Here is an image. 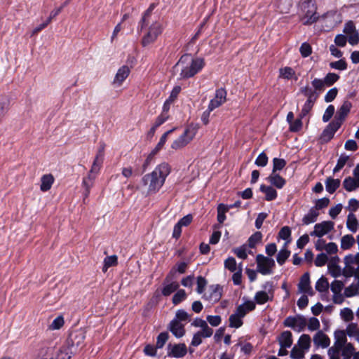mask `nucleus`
Wrapping results in <instances>:
<instances>
[{
    "mask_svg": "<svg viewBox=\"0 0 359 359\" xmlns=\"http://www.w3.org/2000/svg\"><path fill=\"white\" fill-rule=\"evenodd\" d=\"M204 66V59L192 58L191 55L184 54L173 67L172 71L174 73L180 72L179 79H187L194 76Z\"/></svg>",
    "mask_w": 359,
    "mask_h": 359,
    "instance_id": "f257e3e1",
    "label": "nucleus"
},
{
    "mask_svg": "<svg viewBox=\"0 0 359 359\" xmlns=\"http://www.w3.org/2000/svg\"><path fill=\"white\" fill-rule=\"evenodd\" d=\"M170 172L168 163L158 165L151 173L145 175L142 178V183L147 186V194L151 195L158 192L165 183L167 176Z\"/></svg>",
    "mask_w": 359,
    "mask_h": 359,
    "instance_id": "f03ea898",
    "label": "nucleus"
},
{
    "mask_svg": "<svg viewBox=\"0 0 359 359\" xmlns=\"http://www.w3.org/2000/svg\"><path fill=\"white\" fill-rule=\"evenodd\" d=\"M300 20L304 25H310L317 22L319 15L317 13V6L313 0L300 1Z\"/></svg>",
    "mask_w": 359,
    "mask_h": 359,
    "instance_id": "7ed1b4c3",
    "label": "nucleus"
},
{
    "mask_svg": "<svg viewBox=\"0 0 359 359\" xmlns=\"http://www.w3.org/2000/svg\"><path fill=\"white\" fill-rule=\"evenodd\" d=\"M86 339V332L79 329L71 332L66 341L68 347L76 353L79 348L84 346V340Z\"/></svg>",
    "mask_w": 359,
    "mask_h": 359,
    "instance_id": "20e7f679",
    "label": "nucleus"
},
{
    "mask_svg": "<svg viewBox=\"0 0 359 359\" xmlns=\"http://www.w3.org/2000/svg\"><path fill=\"white\" fill-rule=\"evenodd\" d=\"M148 26H149L148 32L142 39V45L144 47L154 43L163 32L161 24L157 21L151 20V23Z\"/></svg>",
    "mask_w": 359,
    "mask_h": 359,
    "instance_id": "39448f33",
    "label": "nucleus"
},
{
    "mask_svg": "<svg viewBox=\"0 0 359 359\" xmlns=\"http://www.w3.org/2000/svg\"><path fill=\"white\" fill-rule=\"evenodd\" d=\"M196 126L189 125L184 132L172 142L171 147L177 150L185 147L196 135Z\"/></svg>",
    "mask_w": 359,
    "mask_h": 359,
    "instance_id": "423d86ee",
    "label": "nucleus"
},
{
    "mask_svg": "<svg viewBox=\"0 0 359 359\" xmlns=\"http://www.w3.org/2000/svg\"><path fill=\"white\" fill-rule=\"evenodd\" d=\"M257 271L262 275L271 274V268L275 266L274 260L263 255L259 254L256 257Z\"/></svg>",
    "mask_w": 359,
    "mask_h": 359,
    "instance_id": "0eeeda50",
    "label": "nucleus"
},
{
    "mask_svg": "<svg viewBox=\"0 0 359 359\" xmlns=\"http://www.w3.org/2000/svg\"><path fill=\"white\" fill-rule=\"evenodd\" d=\"M334 222L331 221L318 223L314 226V230L310 233V235L321 238L331 231L334 229Z\"/></svg>",
    "mask_w": 359,
    "mask_h": 359,
    "instance_id": "6e6552de",
    "label": "nucleus"
},
{
    "mask_svg": "<svg viewBox=\"0 0 359 359\" xmlns=\"http://www.w3.org/2000/svg\"><path fill=\"white\" fill-rule=\"evenodd\" d=\"M340 127L341 126L337 122L331 121L322 132L319 138L320 142L323 144L330 141Z\"/></svg>",
    "mask_w": 359,
    "mask_h": 359,
    "instance_id": "1a4fd4ad",
    "label": "nucleus"
},
{
    "mask_svg": "<svg viewBox=\"0 0 359 359\" xmlns=\"http://www.w3.org/2000/svg\"><path fill=\"white\" fill-rule=\"evenodd\" d=\"M175 271L172 269L170 273L167 275L163 282V287L162 289V294L163 296H169L179 287V284L176 281L171 282Z\"/></svg>",
    "mask_w": 359,
    "mask_h": 359,
    "instance_id": "9d476101",
    "label": "nucleus"
},
{
    "mask_svg": "<svg viewBox=\"0 0 359 359\" xmlns=\"http://www.w3.org/2000/svg\"><path fill=\"white\" fill-rule=\"evenodd\" d=\"M351 107L352 104L351 102L348 100L344 101L337 110L333 121L339 123V126H341L346 117L350 112Z\"/></svg>",
    "mask_w": 359,
    "mask_h": 359,
    "instance_id": "9b49d317",
    "label": "nucleus"
},
{
    "mask_svg": "<svg viewBox=\"0 0 359 359\" xmlns=\"http://www.w3.org/2000/svg\"><path fill=\"white\" fill-rule=\"evenodd\" d=\"M226 91L224 88H221L216 90L215 96L213 99L210 101L208 107L210 110L220 107L223 103L226 102Z\"/></svg>",
    "mask_w": 359,
    "mask_h": 359,
    "instance_id": "f8f14e48",
    "label": "nucleus"
},
{
    "mask_svg": "<svg viewBox=\"0 0 359 359\" xmlns=\"http://www.w3.org/2000/svg\"><path fill=\"white\" fill-rule=\"evenodd\" d=\"M187 348L184 344H177L172 346L170 344L168 345V355L174 358H182L186 355Z\"/></svg>",
    "mask_w": 359,
    "mask_h": 359,
    "instance_id": "ddd939ff",
    "label": "nucleus"
},
{
    "mask_svg": "<svg viewBox=\"0 0 359 359\" xmlns=\"http://www.w3.org/2000/svg\"><path fill=\"white\" fill-rule=\"evenodd\" d=\"M177 320V319H172L168 325V330L176 338H181L185 334L184 325Z\"/></svg>",
    "mask_w": 359,
    "mask_h": 359,
    "instance_id": "4468645a",
    "label": "nucleus"
},
{
    "mask_svg": "<svg viewBox=\"0 0 359 359\" xmlns=\"http://www.w3.org/2000/svg\"><path fill=\"white\" fill-rule=\"evenodd\" d=\"M130 72V68L127 65L121 67L115 75L113 84L117 87L121 86L125 79L129 76Z\"/></svg>",
    "mask_w": 359,
    "mask_h": 359,
    "instance_id": "2eb2a0df",
    "label": "nucleus"
},
{
    "mask_svg": "<svg viewBox=\"0 0 359 359\" xmlns=\"http://www.w3.org/2000/svg\"><path fill=\"white\" fill-rule=\"evenodd\" d=\"M156 7V4L154 3L150 4L149 8L144 11L140 21L139 22V25L137 27L138 31H142L144 28L148 27V25L151 23V13L154 9Z\"/></svg>",
    "mask_w": 359,
    "mask_h": 359,
    "instance_id": "dca6fc26",
    "label": "nucleus"
},
{
    "mask_svg": "<svg viewBox=\"0 0 359 359\" xmlns=\"http://www.w3.org/2000/svg\"><path fill=\"white\" fill-rule=\"evenodd\" d=\"M313 343L317 346H321L322 348H327L330 344V338L327 335L323 333L322 331H318L313 336Z\"/></svg>",
    "mask_w": 359,
    "mask_h": 359,
    "instance_id": "f3484780",
    "label": "nucleus"
},
{
    "mask_svg": "<svg viewBox=\"0 0 359 359\" xmlns=\"http://www.w3.org/2000/svg\"><path fill=\"white\" fill-rule=\"evenodd\" d=\"M277 340L282 348H290L293 342L292 332L288 330L283 331L278 337Z\"/></svg>",
    "mask_w": 359,
    "mask_h": 359,
    "instance_id": "a211bd4d",
    "label": "nucleus"
},
{
    "mask_svg": "<svg viewBox=\"0 0 359 359\" xmlns=\"http://www.w3.org/2000/svg\"><path fill=\"white\" fill-rule=\"evenodd\" d=\"M299 290L303 293H310L309 292L312 290L310 286V275L309 272L304 273L298 284Z\"/></svg>",
    "mask_w": 359,
    "mask_h": 359,
    "instance_id": "6ab92c4d",
    "label": "nucleus"
},
{
    "mask_svg": "<svg viewBox=\"0 0 359 359\" xmlns=\"http://www.w3.org/2000/svg\"><path fill=\"white\" fill-rule=\"evenodd\" d=\"M191 325L196 327H201V331L205 332L206 336H212L213 334V330L208 325L205 320L201 318H195L194 320L191 323Z\"/></svg>",
    "mask_w": 359,
    "mask_h": 359,
    "instance_id": "aec40b11",
    "label": "nucleus"
},
{
    "mask_svg": "<svg viewBox=\"0 0 359 359\" xmlns=\"http://www.w3.org/2000/svg\"><path fill=\"white\" fill-rule=\"evenodd\" d=\"M73 350H71L68 346L56 348L55 359H70L72 355L74 354Z\"/></svg>",
    "mask_w": 359,
    "mask_h": 359,
    "instance_id": "412c9836",
    "label": "nucleus"
},
{
    "mask_svg": "<svg viewBox=\"0 0 359 359\" xmlns=\"http://www.w3.org/2000/svg\"><path fill=\"white\" fill-rule=\"evenodd\" d=\"M334 345L338 349H343L344 347L348 344L346 343L347 339L346 333L344 330H336L334 332Z\"/></svg>",
    "mask_w": 359,
    "mask_h": 359,
    "instance_id": "4be33fe9",
    "label": "nucleus"
},
{
    "mask_svg": "<svg viewBox=\"0 0 359 359\" xmlns=\"http://www.w3.org/2000/svg\"><path fill=\"white\" fill-rule=\"evenodd\" d=\"M55 347L48 346L40 349L36 359H55Z\"/></svg>",
    "mask_w": 359,
    "mask_h": 359,
    "instance_id": "5701e85b",
    "label": "nucleus"
},
{
    "mask_svg": "<svg viewBox=\"0 0 359 359\" xmlns=\"http://www.w3.org/2000/svg\"><path fill=\"white\" fill-rule=\"evenodd\" d=\"M325 189L329 194H334L336 190L340 187L341 180L339 179H334L329 177L325 180Z\"/></svg>",
    "mask_w": 359,
    "mask_h": 359,
    "instance_id": "b1692460",
    "label": "nucleus"
},
{
    "mask_svg": "<svg viewBox=\"0 0 359 359\" xmlns=\"http://www.w3.org/2000/svg\"><path fill=\"white\" fill-rule=\"evenodd\" d=\"M267 180L273 186L278 189H282L286 183V180L283 177L273 172L267 177Z\"/></svg>",
    "mask_w": 359,
    "mask_h": 359,
    "instance_id": "393cba45",
    "label": "nucleus"
},
{
    "mask_svg": "<svg viewBox=\"0 0 359 359\" xmlns=\"http://www.w3.org/2000/svg\"><path fill=\"white\" fill-rule=\"evenodd\" d=\"M260 191L266 194L265 199L268 201L275 200L277 198V191L271 186L262 184L259 187Z\"/></svg>",
    "mask_w": 359,
    "mask_h": 359,
    "instance_id": "a878e982",
    "label": "nucleus"
},
{
    "mask_svg": "<svg viewBox=\"0 0 359 359\" xmlns=\"http://www.w3.org/2000/svg\"><path fill=\"white\" fill-rule=\"evenodd\" d=\"M346 227L353 233H355L359 229V222L353 212H350L347 216Z\"/></svg>",
    "mask_w": 359,
    "mask_h": 359,
    "instance_id": "bb28decb",
    "label": "nucleus"
},
{
    "mask_svg": "<svg viewBox=\"0 0 359 359\" xmlns=\"http://www.w3.org/2000/svg\"><path fill=\"white\" fill-rule=\"evenodd\" d=\"M40 189L42 191H47L50 189L53 182L54 177L51 174L44 175L41 178Z\"/></svg>",
    "mask_w": 359,
    "mask_h": 359,
    "instance_id": "cd10ccee",
    "label": "nucleus"
},
{
    "mask_svg": "<svg viewBox=\"0 0 359 359\" xmlns=\"http://www.w3.org/2000/svg\"><path fill=\"white\" fill-rule=\"evenodd\" d=\"M318 216V211H316L314 208H311L309 212L302 218L303 225H309L311 223H314L317 220Z\"/></svg>",
    "mask_w": 359,
    "mask_h": 359,
    "instance_id": "c85d7f7f",
    "label": "nucleus"
},
{
    "mask_svg": "<svg viewBox=\"0 0 359 359\" xmlns=\"http://www.w3.org/2000/svg\"><path fill=\"white\" fill-rule=\"evenodd\" d=\"M299 93L304 95L307 97L309 100H317L318 95L317 94V91L314 90L313 88H311L309 86H306L302 87L299 89Z\"/></svg>",
    "mask_w": 359,
    "mask_h": 359,
    "instance_id": "c756f323",
    "label": "nucleus"
},
{
    "mask_svg": "<svg viewBox=\"0 0 359 359\" xmlns=\"http://www.w3.org/2000/svg\"><path fill=\"white\" fill-rule=\"evenodd\" d=\"M343 186L347 191H352L359 187V182L356 179L348 177L344 179Z\"/></svg>",
    "mask_w": 359,
    "mask_h": 359,
    "instance_id": "7c9ffc66",
    "label": "nucleus"
},
{
    "mask_svg": "<svg viewBox=\"0 0 359 359\" xmlns=\"http://www.w3.org/2000/svg\"><path fill=\"white\" fill-rule=\"evenodd\" d=\"M93 173H89L88 175L83 179V187L85 189L83 196L85 198H87L90 194V188L93 184V180L95 179V176L92 175Z\"/></svg>",
    "mask_w": 359,
    "mask_h": 359,
    "instance_id": "2f4dec72",
    "label": "nucleus"
},
{
    "mask_svg": "<svg viewBox=\"0 0 359 359\" xmlns=\"http://www.w3.org/2000/svg\"><path fill=\"white\" fill-rule=\"evenodd\" d=\"M103 156L102 150H98L97 154L94 159L92 168L90 170V173H97L103 162Z\"/></svg>",
    "mask_w": 359,
    "mask_h": 359,
    "instance_id": "473e14b6",
    "label": "nucleus"
},
{
    "mask_svg": "<svg viewBox=\"0 0 359 359\" xmlns=\"http://www.w3.org/2000/svg\"><path fill=\"white\" fill-rule=\"evenodd\" d=\"M272 299L273 294L270 297L266 291H259L255 295V300L258 304H264Z\"/></svg>",
    "mask_w": 359,
    "mask_h": 359,
    "instance_id": "72a5a7b5",
    "label": "nucleus"
},
{
    "mask_svg": "<svg viewBox=\"0 0 359 359\" xmlns=\"http://www.w3.org/2000/svg\"><path fill=\"white\" fill-rule=\"evenodd\" d=\"M355 238L352 235H345L341 240V248L343 250L350 249L355 244Z\"/></svg>",
    "mask_w": 359,
    "mask_h": 359,
    "instance_id": "f704fd0d",
    "label": "nucleus"
},
{
    "mask_svg": "<svg viewBox=\"0 0 359 359\" xmlns=\"http://www.w3.org/2000/svg\"><path fill=\"white\" fill-rule=\"evenodd\" d=\"M211 290L210 298L214 301H219L222 296V287L219 285H212L210 287Z\"/></svg>",
    "mask_w": 359,
    "mask_h": 359,
    "instance_id": "c9c22d12",
    "label": "nucleus"
},
{
    "mask_svg": "<svg viewBox=\"0 0 359 359\" xmlns=\"http://www.w3.org/2000/svg\"><path fill=\"white\" fill-rule=\"evenodd\" d=\"M329 288L327 279L324 276L320 278L316 283V290L320 292H326Z\"/></svg>",
    "mask_w": 359,
    "mask_h": 359,
    "instance_id": "e433bc0d",
    "label": "nucleus"
},
{
    "mask_svg": "<svg viewBox=\"0 0 359 359\" xmlns=\"http://www.w3.org/2000/svg\"><path fill=\"white\" fill-rule=\"evenodd\" d=\"M349 159V156L345 154H341L339 158L337 160V165L333 169V173L338 172L340 170H341L344 166L346 165V162Z\"/></svg>",
    "mask_w": 359,
    "mask_h": 359,
    "instance_id": "4c0bfd02",
    "label": "nucleus"
},
{
    "mask_svg": "<svg viewBox=\"0 0 359 359\" xmlns=\"http://www.w3.org/2000/svg\"><path fill=\"white\" fill-rule=\"evenodd\" d=\"M340 76L335 73L330 72L326 74L324 77L323 81L326 86L330 87L334 85L339 79Z\"/></svg>",
    "mask_w": 359,
    "mask_h": 359,
    "instance_id": "58836bf2",
    "label": "nucleus"
},
{
    "mask_svg": "<svg viewBox=\"0 0 359 359\" xmlns=\"http://www.w3.org/2000/svg\"><path fill=\"white\" fill-rule=\"evenodd\" d=\"M262 233L257 231L250 236L248 238V245L250 248H255L256 245L262 241Z\"/></svg>",
    "mask_w": 359,
    "mask_h": 359,
    "instance_id": "ea45409f",
    "label": "nucleus"
},
{
    "mask_svg": "<svg viewBox=\"0 0 359 359\" xmlns=\"http://www.w3.org/2000/svg\"><path fill=\"white\" fill-rule=\"evenodd\" d=\"M229 210V208L223 203H220L217 206V221L222 224L226 219L225 213Z\"/></svg>",
    "mask_w": 359,
    "mask_h": 359,
    "instance_id": "a19ab883",
    "label": "nucleus"
},
{
    "mask_svg": "<svg viewBox=\"0 0 359 359\" xmlns=\"http://www.w3.org/2000/svg\"><path fill=\"white\" fill-rule=\"evenodd\" d=\"M210 337L211 336H206L205 334V332H203V331H198L197 332H196L194 334L191 342V345L194 347H197L202 343L203 337L208 338V337Z\"/></svg>",
    "mask_w": 359,
    "mask_h": 359,
    "instance_id": "79ce46f5",
    "label": "nucleus"
},
{
    "mask_svg": "<svg viewBox=\"0 0 359 359\" xmlns=\"http://www.w3.org/2000/svg\"><path fill=\"white\" fill-rule=\"evenodd\" d=\"M355 348L351 343H348L341 351V355L343 359H351V356L353 355Z\"/></svg>",
    "mask_w": 359,
    "mask_h": 359,
    "instance_id": "37998d69",
    "label": "nucleus"
},
{
    "mask_svg": "<svg viewBox=\"0 0 359 359\" xmlns=\"http://www.w3.org/2000/svg\"><path fill=\"white\" fill-rule=\"evenodd\" d=\"M290 250H287L286 248L281 249L278 252L277 257H276L277 262L280 265H283L285 262V261L287 259V258L290 257Z\"/></svg>",
    "mask_w": 359,
    "mask_h": 359,
    "instance_id": "c03bdc74",
    "label": "nucleus"
},
{
    "mask_svg": "<svg viewBox=\"0 0 359 359\" xmlns=\"http://www.w3.org/2000/svg\"><path fill=\"white\" fill-rule=\"evenodd\" d=\"M312 86L314 89V90L317 91V94L319 96L320 93L323 92L325 89V87L326 86L325 83H324L323 79H314L311 81Z\"/></svg>",
    "mask_w": 359,
    "mask_h": 359,
    "instance_id": "a18cd8bd",
    "label": "nucleus"
},
{
    "mask_svg": "<svg viewBox=\"0 0 359 359\" xmlns=\"http://www.w3.org/2000/svg\"><path fill=\"white\" fill-rule=\"evenodd\" d=\"M286 163V161L283 158H274L273 159L272 172L276 173L277 171L283 170Z\"/></svg>",
    "mask_w": 359,
    "mask_h": 359,
    "instance_id": "49530a36",
    "label": "nucleus"
},
{
    "mask_svg": "<svg viewBox=\"0 0 359 359\" xmlns=\"http://www.w3.org/2000/svg\"><path fill=\"white\" fill-rule=\"evenodd\" d=\"M307 325L306 318L302 315L296 316V331L301 332L304 330Z\"/></svg>",
    "mask_w": 359,
    "mask_h": 359,
    "instance_id": "de8ad7c7",
    "label": "nucleus"
},
{
    "mask_svg": "<svg viewBox=\"0 0 359 359\" xmlns=\"http://www.w3.org/2000/svg\"><path fill=\"white\" fill-rule=\"evenodd\" d=\"M169 334L167 332H161L156 339V348H162L168 340Z\"/></svg>",
    "mask_w": 359,
    "mask_h": 359,
    "instance_id": "09e8293b",
    "label": "nucleus"
},
{
    "mask_svg": "<svg viewBox=\"0 0 359 359\" xmlns=\"http://www.w3.org/2000/svg\"><path fill=\"white\" fill-rule=\"evenodd\" d=\"M187 297V294L184 290H179L172 297V302L174 305H177Z\"/></svg>",
    "mask_w": 359,
    "mask_h": 359,
    "instance_id": "8fccbe9b",
    "label": "nucleus"
},
{
    "mask_svg": "<svg viewBox=\"0 0 359 359\" xmlns=\"http://www.w3.org/2000/svg\"><path fill=\"white\" fill-rule=\"evenodd\" d=\"M229 326L231 327L238 328L242 326L243 320L241 318L236 315L235 313L231 314L229 317Z\"/></svg>",
    "mask_w": 359,
    "mask_h": 359,
    "instance_id": "3c124183",
    "label": "nucleus"
},
{
    "mask_svg": "<svg viewBox=\"0 0 359 359\" xmlns=\"http://www.w3.org/2000/svg\"><path fill=\"white\" fill-rule=\"evenodd\" d=\"M299 346L304 349H308L311 345V337L309 334H302L298 341Z\"/></svg>",
    "mask_w": 359,
    "mask_h": 359,
    "instance_id": "603ef678",
    "label": "nucleus"
},
{
    "mask_svg": "<svg viewBox=\"0 0 359 359\" xmlns=\"http://www.w3.org/2000/svg\"><path fill=\"white\" fill-rule=\"evenodd\" d=\"M330 67L332 69L343 71L347 69V63L344 59H340L338 61L330 62Z\"/></svg>",
    "mask_w": 359,
    "mask_h": 359,
    "instance_id": "864d4df0",
    "label": "nucleus"
},
{
    "mask_svg": "<svg viewBox=\"0 0 359 359\" xmlns=\"http://www.w3.org/2000/svg\"><path fill=\"white\" fill-rule=\"evenodd\" d=\"M280 76L286 79H290L295 74L294 69L290 67L280 69Z\"/></svg>",
    "mask_w": 359,
    "mask_h": 359,
    "instance_id": "5fc2aeb1",
    "label": "nucleus"
},
{
    "mask_svg": "<svg viewBox=\"0 0 359 359\" xmlns=\"http://www.w3.org/2000/svg\"><path fill=\"white\" fill-rule=\"evenodd\" d=\"M315 102H316V100H306V102L304 103V104L302 109L301 113L299 114L300 116L304 117L305 116H306L309 113V111L311 110V109L313 108Z\"/></svg>",
    "mask_w": 359,
    "mask_h": 359,
    "instance_id": "6e6d98bb",
    "label": "nucleus"
},
{
    "mask_svg": "<svg viewBox=\"0 0 359 359\" xmlns=\"http://www.w3.org/2000/svg\"><path fill=\"white\" fill-rule=\"evenodd\" d=\"M224 267L231 272H234L237 269V264L234 257H229L224 261Z\"/></svg>",
    "mask_w": 359,
    "mask_h": 359,
    "instance_id": "4d7b16f0",
    "label": "nucleus"
},
{
    "mask_svg": "<svg viewBox=\"0 0 359 359\" xmlns=\"http://www.w3.org/2000/svg\"><path fill=\"white\" fill-rule=\"evenodd\" d=\"M64 318L62 316H59L49 325V329L52 330H59L64 325Z\"/></svg>",
    "mask_w": 359,
    "mask_h": 359,
    "instance_id": "13d9d810",
    "label": "nucleus"
},
{
    "mask_svg": "<svg viewBox=\"0 0 359 359\" xmlns=\"http://www.w3.org/2000/svg\"><path fill=\"white\" fill-rule=\"evenodd\" d=\"M174 319H177V322L181 323L182 321H189L190 315L183 309H179L175 313Z\"/></svg>",
    "mask_w": 359,
    "mask_h": 359,
    "instance_id": "bf43d9fd",
    "label": "nucleus"
},
{
    "mask_svg": "<svg viewBox=\"0 0 359 359\" xmlns=\"http://www.w3.org/2000/svg\"><path fill=\"white\" fill-rule=\"evenodd\" d=\"M330 203V199L327 197H324L320 199L316 200L315 206L312 207L316 211L319 210L323 209L328 206Z\"/></svg>",
    "mask_w": 359,
    "mask_h": 359,
    "instance_id": "052dcab7",
    "label": "nucleus"
},
{
    "mask_svg": "<svg viewBox=\"0 0 359 359\" xmlns=\"http://www.w3.org/2000/svg\"><path fill=\"white\" fill-rule=\"evenodd\" d=\"M297 118L296 120H294L291 123H290V130L293 133H296L299 131L302 128V119L304 117Z\"/></svg>",
    "mask_w": 359,
    "mask_h": 359,
    "instance_id": "680f3d73",
    "label": "nucleus"
},
{
    "mask_svg": "<svg viewBox=\"0 0 359 359\" xmlns=\"http://www.w3.org/2000/svg\"><path fill=\"white\" fill-rule=\"evenodd\" d=\"M344 285V283L335 280L331 283V291L335 294H340V292H341Z\"/></svg>",
    "mask_w": 359,
    "mask_h": 359,
    "instance_id": "e2e57ef3",
    "label": "nucleus"
},
{
    "mask_svg": "<svg viewBox=\"0 0 359 359\" xmlns=\"http://www.w3.org/2000/svg\"><path fill=\"white\" fill-rule=\"evenodd\" d=\"M299 52L303 57H306L311 54L312 48L309 43L305 42L301 45Z\"/></svg>",
    "mask_w": 359,
    "mask_h": 359,
    "instance_id": "0e129e2a",
    "label": "nucleus"
},
{
    "mask_svg": "<svg viewBox=\"0 0 359 359\" xmlns=\"http://www.w3.org/2000/svg\"><path fill=\"white\" fill-rule=\"evenodd\" d=\"M338 94V89L334 87L330 89L327 93L325 94L324 100L325 102H332Z\"/></svg>",
    "mask_w": 359,
    "mask_h": 359,
    "instance_id": "69168bd1",
    "label": "nucleus"
},
{
    "mask_svg": "<svg viewBox=\"0 0 359 359\" xmlns=\"http://www.w3.org/2000/svg\"><path fill=\"white\" fill-rule=\"evenodd\" d=\"M255 163L257 166L264 167L268 163V157L266 154L263 151L256 158Z\"/></svg>",
    "mask_w": 359,
    "mask_h": 359,
    "instance_id": "338daca9",
    "label": "nucleus"
},
{
    "mask_svg": "<svg viewBox=\"0 0 359 359\" xmlns=\"http://www.w3.org/2000/svg\"><path fill=\"white\" fill-rule=\"evenodd\" d=\"M304 357L303 350L294 346L290 352V358L292 359H302Z\"/></svg>",
    "mask_w": 359,
    "mask_h": 359,
    "instance_id": "774afa93",
    "label": "nucleus"
}]
</instances>
